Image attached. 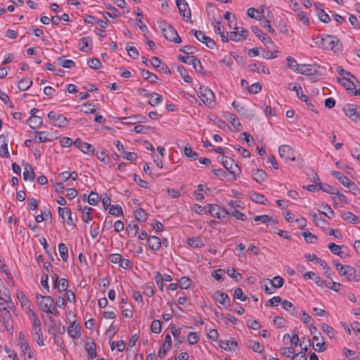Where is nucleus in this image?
Instances as JSON below:
<instances>
[{"label":"nucleus","mask_w":360,"mask_h":360,"mask_svg":"<svg viewBox=\"0 0 360 360\" xmlns=\"http://www.w3.org/2000/svg\"><path fill=\"white\" fill-rule=\"evenodd\" d=\"M319 46L325 49L332 50L335 53H339L342 51V43L334 36L330 34H323L321 37L320 41L316 42Z\"/></svg>","instance_id":"obj_1"},{"label":"nucleus","mask_w":360,"mask_h":360,"mask_svg":"<svg viewBox=\"0 0 360 360\" xmlns=\"http://www.w3.org/2000/svg\"><path fill=\"white\" fill-rule=\"evenodd\" d=\"M198 97L203 102V103L208 107L212 108L216 105L215 96L214 92L205 86H200L198 91Z\"/></svg>","instance_id":"obj_2"},{"label":"nucleus","mask_w":360,"mask_h":360,"mask_svg":"<svg viewBox=\"0 0 360 360\" xmlns=\"http://www.w3.org/2000/svg\"><path fill=\"white\" fill-rule=\"evenodd\" d=\"M221 163L231 174V178L229 179V180L232 181L236 180L237 172L240 173L241 170L238 165L235 163L233 159L229 156H223Z\"/></svg>","instance_id":"obj_3"},{"label":"nucleus","mask_w":360,"mask_h":360,"mask_svg":"<svg viewBox=\"0 0 360 360\" xmlns=\"http://www.w3.org/2000/svg\"><path fill=\"white\" fill-rule=\"evenodd\" d=\"M36 301L39 309L44 311H50V309L54 304V300L52 297L49 295H36Z\"/></svg>","instance_id":"obj_4"},{"label":"nucleus","mask_w":360,"mask_h":360,"mask_svg":"<svg viewBox=\"0 0 360 360\" xmlns=\"http://www.w3.org/2000/svg\"><path fill=\"white\" fill-rule=\"evenodd\" d=\"M191 33L195 36L197 40L205 44L209 49H214L216 46L215 41L200 30H192Z\"/></svg>","instance_id":"obj_5"},{"label":"nucleus","mask_w":360,"mask_h":360,"mask_svg":"<svg viewBox=\"0 0 360 360\" xmlns=\"http://www.w3.org/2000/svg\"><path fill=\"white\" fill-rule=\"evenodd\" d=\"M48 117L53 122L54 126L58 127H66L69 121L61 114H56L54 111H51L48 114Z\"/></svg>","instance_id":"obj_6"},{"label":"nucleus","mask_w":360,"mask_h":360,"mask_svg":"<svg viewBox=\"0 0 360 360\" xmlns=\"http://www.w3.org/2000/svg\"><path fill=\"white\" fill-rule=\"evenodd\" d=\"M357 105L353 103H348L343 108V111L347 117L353 122H357L360 120V112L357 110Z\"/></svg>","instance_id":"obj_7"},{"label":"nucleus","mask_w":360,"mask_h":360,"mask_svg":"<svg viewBox=\"0 0 360 360\" xmlns=\"http://www.w3.org/2000/svg\"><path fill=\"white\" fill-rule=\"evenodd\" d=\"M344 270L340 274L345 276L347 281L358 282L360 280V276L356 273V270L350 265H346Z\"/></svg>","instance_id":"obj_8"},{"label":"nucleus","mask_w":360,"mask_h":360,"mask_svg":"<svg viewBox=\"0 0 360 360\" xmlns=\"http://www.w3.org/2000/svg\"><path fill=\"white\" fill-rule=\"evenodd\" d=\"M278 152L280 157L286 161H294L295 160L293 148L288 145L281 146L278 148Z\"/></svg>","instance_id":"obj_9"},{"label":"nucleus","mask_w":360,"mask_h":360,"mask_svg":"<svg viewBox=\"0 0 360 360\" xmlns=\"http://www.w3.org/2000/svg\"><path fill=\"white\" fill-rule=\"evenodd\" d=\"M294 71L308 76L314 75L317 72V70L314 65L297 63L295 65Z\"/></svg>","instance_id":"obj_10"},{"label":"nucleus","mask_w":360,"mask_h":360,"mask_svg":"<svg viewBox=\"0 0 360 360\" xmlns=\"http://www.w3.org/2000/svg\"><path fill=\"white\" fill-rule=\"evenodd\" d=\"M117 119L126 124H136L137 123H145L147 122L146 117L139 114L133 116L119 117Z\"/></svg>","instance_id":"obj_11"},{"label":"nucleus","mask_w":360,"mask_h":360,"mask_svg":"<svg viewBox=\"0 0 360 360\" xmlns=\"http://www.w3.org/2000/svg\"><path fill=\"white\" fill-rule=\"evenodd\" d=\"M212 297L216 302L224 305L226 309H229L231 306V300L225 292L217 290L214 293Z\"/></svg>","instance_id":"obj_12"},{"label":"nucleus","mask_w":360,"mask_h":360,"mask_svg":"<svg viewBox=\"0 0 360 360\" xmlns=\"http://www.w3.org/2000/svg\"><path fill=\"white\" fill-rule=\"evenodd\" d=\"M74 146L85 154H95L94 146L86 142L82 141L79 138L75 139Z\"/></svg>","instance_id":"obj_13"},{"label":"nucleus","mask_w":360,"mask_h":360,"mask_svg":"<svg viewBox=\"0 0 360 360\" xmlns=\"http://www.w3.org/2000/svg\"><path fill=\"white\" fill-rule=\"evenodd\" d=\"M162 34L168 41L176 44H180L182 41L181 38L179 36L177 32L172 27V25L165 30V31L162 32Z\"/></svg>","instance_id":"obj_14"},{"label":"nucleus","mask_w":360,"mask_h":360,"mask_svg":"<svg viewBox=\"0 0 360 360\" xmlns=\"http://www.w3.org/2000/svg\"><path fill=\"white\" fill-rule=\"evenodd\" d=\"M176 4L180 15L191 19V13L187 2L185 0H176Z\"/></svg>","instance_id":"obj_15"},{"label":"nucleus","mask_w":360,"mask_h":360,"mask_svg":"<svg viewBox=\"0 0 360 360\" xmlns=\"http://www.w3.org/2000/svg\"><path fill=\"white\" fill-rule=\"evenodd\" d=\"M58 211L63 221H66L69 225L76 226L72 217L71 210L69 208L58 207Z\"/></svg>","instance_id":"obj_16"},{"label":"nucleus","mask_w":360,"mask_h":360,"mask_svg":"<svg viewBox=\"0 0 360 360\" xmlns=\"http://www.w3.org/2000/svg\"><path fill=\"white\" fill-rule=\"evenodd\" d=\"M172 347V338L171 336L167 334L165 336V342L162 345L158 352V356L162 359L167 354V352L171 349Z\"/></svg>","instance_id":"obj_17"},{"label":"nucleus","mask_w":360,"mask_h":360,"mask_svg":"<svg viewBox=\"0 0 360 360\" xmlns=\"http://www.w3.org/2000/svg\"><path fill=\"white\" fill-rule=\"evenodd\" d=\"M81 326L79 323L73 321L70 323L68 328V333L70 336H71L73 339H77L80 337Z\"/></svg>","instance_id":"obj_18"},{"label":"nucleus","mask_w":360,"mask_h":360,"mask_svg":"<svg viewBox=\"0 0 360 360\" xmlns=\"http://www.w3.org/2000/svg\"><path fill=\"white\" fill-rule=\"evenodd\" d=\"M313 340L316 341L315 350L318 352H323L326 350L327 347L323 340V337L320 332H318V335L313 336Z\"/></svg>","instance_id":"obj_19"},{"label":"nucleus","mask_w":360,"mask_h":360,"mask_svg":"<svg viewBox=\"0 0 360 360\" xmlns=\"http://www.w3.org/2000/svg\"><path fill=\"white\" fill-rule=\"evenodd\" d=\"M309 215L312 217L314 223L318 227L321 228L323 230H326V229H328V226L329 224L325 219H323L321 216H319L314 212H311L309 213Z\"/></svg>","instance_id":"obj_20"},{"label":"nucleus","mask_w":360,"mask_h":360,"mask_svg":"<svg viewBox=\"0 0 360 360\" xmlns=\"http://www.w3.org/2000/svg\"><path fill=\"white\" fill-rule=\"evenodd\" d=\"M8 141L4 134L0 135V156L8 158L9 157Z\"/></svg>","instance_id":"obj_21"},{"label":"nucleus","mask_w":360,"mask_h":360,"mask_svg":"<svg viewBox=\"0 0 360 360\" xmlns=\"http://www.w3.org/2000/svg\"><path fill=\"white\" fill-rule=\"evenodd\" d=\"M147 242L149 248L154 252L158 251L162 245L160 238L155 236H149Z\"/></svg>","instance_id":"obj_22"},{"label":"nucleus","mask_w":360,"mask_h":360,"mask_svg":"<svg viewBox=\"0 0 360 360\" xmlns=\"http://www.w3.org/2000/svg\"><path fill=\"white\" fill-rule=\"evenodd\" d=\"M272 15V13L270 11H268L267 12V16L265 17L264 15H262L260 18H259V20L261 22V25L267 29L268 32L271 33L273 35H275L276 34V31L271 27L270 25V20L268 19L270 18V16Z\"/></svg>","instance_id":"obj_23"},{"label":"nucleus","mask_w":360,"mask_h":360,"mask_svg":"<svg viewBox=\"0 0 360 360\" xmlns=\"http://www.w3.org/2000/svg\"><path fill=\"white\" fill-rule=\"evenodd\" d=\"M232 105L241 115L249 119H252L255 117L253 113L248 112V110L245 107L240 105L239 102L234 101L232 103Z\"/></svg>","instance_id":"obj_24"},{"label":"nucleus","mask_w":360,"mask_h":360,"mask_svg":"<svg viewBox=\"0 0 360 360\" xmlns=\"http://www.w3.org/2000/svg\"><path fill=\"white\" fill-rule=\"evenodd\" d=\"M269 283L274 288H280L284 284V280L279 276H276L273 279L264 278L262 283Z\"/></svg>","instance_id":"obj_25"},{"label":"nucleus","mask_w":360,"mask_h":360,"mask_svg":"<svg viewBox=\"0 0 360 360\" xmlns=\"http://www.w3.org/2000/svg\"><path fill=\"white\" fill-rule=\"evenodd\" d=\"M219 346L226 351H235L238 347V342L233 340H220Z\"/></svg>","instance_id":"obj_26"},{"label":"nucleus","mask_w":360,"mask_h":360,"mask_svg":"<svg viewBox=\"0 0 360 360\" xmlns=\"http://www.w3.org/2000/svg\"><path fill=\"white\" fill-rule=\"evenodd\" d=\"M252 175L253 179L259 184L265 181L267 176L266 172L261 169H252Z\"/></svg>","instance_id":"obj_27"},{"label":"nucleus","mask_w":360,"mask_h":360,"mask_svg":"<svg viewBox=\"0 0 360 360\" xmlns=\"http://www.w3.org/2000/svg\"><path fill=\"white\" fill-rule=\"evenodd\" d=\"M23 179L25 181L34 180L35 178V173L33 167L30 163H26L25 165V172L22 174Z\"/></svg>","instance_id":"obj_28"},{"label":"nucleus","mask_w":360,"mask_h":360,"mask_svg":"<svg viewBox=\"0 0 360 360\" xmlns=\"http://www.w3.org/2000/svg\"><path fill=\"white\" fill-rule=\"evenodd\" d=\"M304 278L305 279H312L313 281H314L315 283L320 287L323 286V285L326 283L321 278L320 276H316L315 273L313 271H307V273H305L304 275Z\"/></svg>","instance_id":"obj_29"},{"label":"nucleus","mask_w":360,"mask_h":360,"mask_svg":"<svg viewBox=\"0 0 360 360\" xmlns=\"http://www.w3.org/2000/svg\"><path fill=\"white\" fill-rule=\"evenodd\" d=\"M338 82L343 86L346 90L349 93L352 90L355 89L354 83L348 77L339 78L338 77Z\"/></svg>","instance_id":"obj_30"},{"label":"nucleus","mask_w":360,"mask_h":360,"mask_svg":"<svg viewBox=\"0 0 360 360\" xmlns=\"http://www.w3.org/2000/svg\"><path fill=\"white\" fill-rule=\"evenodd\" d=\"M85 349L88 353L89 359H93L96 356V345L94 341L86 342L85 344Z\"/></svg>","instance_id":"obj_31"},{"label":"nucleus","mask_w":360,"mask_h":360,"mask_svg":"<svg viewBox=\"0 0 360 360\" xmlns=\"http://www.w3.org/2000/svg\"><path fill=\"white\" fill-rule=\"evenodd\" d=\"M141 74L144 79L148 80L152 84L155 83L158 79L156 75L145 69H141Z\"/></svg>","instance_id":"obj_32"},{"label":"nucleus","mask_w":360,"mask_h":360,"mask_svg":"<svg viewBox=\"0 0 360 360\" xmlns=\"http://www.w3.org/2000/svg\"><path fill=\"white\" fill-rule=\"evenodd\" d=\"M330 174L338 180L340 183H341L344 186H348L350 180L345 175H343L341 172L338 171H331Z\"/></svg>","instance_id":"obj_33"},{"label":"nucleus","mask_w":360,"mask_h":360,"mask_svg":"<svg viewBox=\"0 0 360 360\" xmlns=\"http://www.w3.org/2000/svg\"><path fill=\"white\" fill-rule=\"evenodd\" d=\"M36 136L34 141L37 143H44L52 141L51 138L49 137V134L47 131H36Z\"/></svg>","instance_id":"obj_34"},{"label":"nucleus","mask_w":360,"mask_h":360,"mask_svg":"<svg viewBox=\"0 0 360 360\" xmlns=\"http://www.w3.org/2000/svg\"><path fill=\"white\" fill-rule=\"evenodd\" d=\"M328 248L333 254L339 255L340 257H342V253H343L341 251V249L347 248V247L345 245H338L334 243H329L328 245Z\"/></svg>","instance_id":"obj_35"},{"label":"nucleus","mask_w":360,"mask_h":360,"mask_svg":"<svg viewBox=\"0 0 360 360\" xmlns=\"http://www.w3.org/2000/svg\"><path fill=\"white\" fill-rule=\"evenodd\" d=\"M304 257L309 261H315L316 263L319 264L323 269H328L327 263L318 257L315 254H305Z\"/></svg>","instance_id":"obj_36"},{"label":"nucleus","mask_w":360,"mask_h":360,"mask_svg":"<svg viewBox=\"0 0 360 360\" xmlns=\"http://www.w3.org/2000/svg\"><path fill=\"white\" fill-rule=\"evenodd\" d=\"M177 71L179 72L181 77L183 78L184 81L187 83H191L193 82V79L191 76L188 75V71L183 65H179L177 67Z\"/></svg>","instance_id":"obj_37"},{"label":"nucleus","mask_w":360,"mask_h":360,"mask_svg":"<svg viewBox=\"0 0 360 360\" xmlns=\"http://www.w3.org/2000/svg\"><path fill=\"white\" fill-rule=\"evenodd\" d=\"M342 217L344 220L347 221L348 222H349L351 224H358V221H359L358 217L351 212L347 211V212H342Z\"/></svg>","instance_id":"obj_38"},{"label":"nucleus","mask_w":360,"mask_h":360,"mask_svg":"<svg viewBox=\"0 0 360 360\" xmlns=\"http://www.w3.org/2000/svg\"><path fill=\"white\" fill-rule=\"evenodd\" d=\"M251 200L257 203H259L262 205H266L268 202V200L262 195L256 192H253L251 194Z\"/></svg>","instance_id":"obj_39"},{"label":"nucleus","mask_w":360,"mask_h":360,"mask_svg":"<svg viewBox=\"0 0 360 360\" xmlns=\"http://www.w3.org/2000/svg\"><path fill=\"white\" fill-rule=\"evenodd\" d=\"M281 304L283 309H285L286 311L290 312L291 315L296 316V308L292 302L285 300L281 302Z\"/></svg>","instance_id":"obj_40"},{"label":"nucleus","mask_w":360,"mask_h":360,"mask_svg":"<svg viewBox=\"0 0 360 360\" xmlns=\"http://www.w3.org/2000/svg\"><path fill=\"white\" fill-rule=\"evenodd\" d=\"M32 85V80L29 79L22 78L20 80L18 84L19 90L25 91L30 89Z\"/></svg>","instance_id":"obj_41"},{"label":"nucleus","mask_w":360,"mask_h":360,"mask_svg":"<svg viewBox=\"0 0 360 360\" xmlns=\"http://www.w3.org/2000/svg\"><path fill=\"white\" fill-rule=\"evenodd\" d=\"M134 215L137 221L144 222L147 220L148 214L142 208H139L134 211Z\"/></svg>","instance_id":"obj_42"},{"label":"nucleus","mask_w":360,"mask_h":360,"mask_svg":"<svg viewBox=\"0 0 360 360\" xmlns=\"http://www.w3.org/2000/svg\"><path fill=\"white\" fill-rule=\"evenodd\" d=\"M302 235L307 243H309L311 244H315L317 243V236L312 234L309 231L306 230L302 233Z\"/></svg>","instance_id":"obj_43"},{"label":"nucleus","mask_w":360,"mask_h":360,"mask_svg":"<svg viewBox=\"0 0 360 360\" xmlns=\"http://www.w3.org/2000/svg\"><path fill=\"white\" fill-rule=\"evenodd\" d=\"M248 346L254 352H257V353H262L264 351V346L261 345L258 341L250 340Z\"/></svg>","instance_id":"obj_44"},{"label":"nucleus","mask_w":360,"mask_h":360,"mask_svg":"<svg viewBox=\"0 0 360 360\" xmlns=\"http://www.w3.org/2000/svg\"><path fill=\"white\" fill-rule=\"evenodd\" d=\"M82 108L79 110L84 113H95L96 112V108L94 105H91L90 103H84L82 105Z\"/></svg>","instance_id":"obj_45"},{"label":"nucleus","mask_w":360,"mask_h":360,"mask_svg":"<svg viewBox=\"0 0 360 360\" xmlns=\"http://www.w3.org/2000/svg\"><path fill=\"white\" fill-rule=\"evenodd\" d=\"M31 122V124L30 125V128L35 129L39 128L43 123V120L41 117L37 116V117H30L29 119Z\"/></svg>","instance_id":"obj_46"},{"label":"nucleus","mask_w":360,"mask_h":360,"mask_svg":"<svg viewBox=\"0 0 360 360\" xmlns=\"http://www.w3.org/2000/svg\"><path fill=\"white\" fill-rule=\"evenodd\" d=\"M179 288L181 289H188L191 286L193 281L189 277L183 276L179 280Z\"/></svg>","instance_id":"obj_47"},{"label":"nucleus","mask_w":360,"mask_h":360,"mask_svg":"<svg viewBox=\"0 0 360 360\" xmlns=\"http://www.w3.org/2000/svg\"><path fill=\"white\" fill-rule=\"evenodd\" d=\"M187 243L192 248H201L204 245L202 240L198 237L189 238Z\"/></svg>","instance_id":"obj_48"},{"label":"nucleus","mask_w":360,"mask_h":360,"mask_svg":"<svg viewBox=\"0 0 360 360\" xmlns=\"http://www.w3.org/2000/svg\"><path fill=\"white\" fill-rule=\"evenodd\" d=\"M101 197L98 195V193L94 191H91L90 194L87 198V201L91 205L96 206L98 203Z\"/></svg>","instance_id":"obj_49"},{"label":"nucleus","mask_w":360,"mask_h":360,"mask_svg":"<svg viewBox=\"0 0 360 360\" xmlns=\"http://www.w3.org/2000/svg\"><path fill=\"white\" fill-rule=\"evenodd\" d=\"M226 118L231 123L232 126L236 129H238V127L240 126V122L238 121L235 115L226 112Z\"/></svg>","instance_id":"obj_50"},{"label":"nucleus","mask_w":360,"mask_h":360,"mask_svg":"<svg viewBox=\"0 0 360 360\" xmlns=\"http://www.w3.org/2000/svg\"><path fill=\"white\" fill-rule=\"evenodd\" d=\"M89 41H91V38L90 37L81 38L79 40V49L82 52L86 53L88 50H86V48L89 46Z\"/></svg>","instance_id":"obj_51"},{"label":"nucleus","mask_w":360,"mask_h":360,"mask_svg":"<svg viewBox=\"0 0 360 360\" xmlns=\"http://www.w3.org/2000/svg\"><path fill=\"white\" fill-rule=\"evenodd\" d=\"M319 190H321L322 191L331 195H334L335 192H338V188H334L328 184H323L321 183L319 186Z\"/></svg>","instance_id":"obj_52"},{"label":"nucleus","mask_w":360,"mask_h":360,"mask_svg":"<svg viewBox=\"0 0 360 360\" xmlns=\"http://www.w3.org/2000/svg\"><path fill=\"white\" fill-rule=\"evenodd\" d=\"M87 64L91 68L94 70L101 69L102 67L100 60L97 58H89L87 60Z\"/></svg>","instance_id":"obj_53"},{"label":"nucleus","mask_w":360,"mask_h":360,"mask_svg":"<svg viewBox=\"0 0 360 360\" xmlns=\"http://www.w3.org/2000/svg\"><path fill=\"white\" fill-rule=\"evenodd\" d=\"M58 250L62 259L66 262L68 259V249L64 243H59Z\"/></svg>","instance_id":"obj_54"},{"label":"nucleus","mask_w":360,"mask_h":360,"mask_svg":"<svg viewBox=\"0 0 360 360\" xmlns=\"http://www.w3.org/2000/svg\"><path fill=\"white\" fill-rule=\"evenodd\" d=\"M152 94H153V98H150V101H148V103L151 106L155 107L162 102V96L155 92H153Z\"/></svg>","instance_id":"obj_55"},{"label":"nucleus","mask_w":360,"mask_h":360,"mask_svg":"<svg viewBox=\"0 0 360 360\" xmlns=\"http://www.w3.org/2000/svg\"><path fill=\"white\" fill-rule=\"evenodd\" d=\"M322 207L323 211H321V214H323L329 219H331L335 217V212L328 204L323 205Z\"/></svg>","instance_id":"obj_56"},{"label":"nucleus","mask_w":360,"mask_h":360,"mask_svg":"<svg viewBox=\"0 0 360 360\" xmlns=\"http://www.w3.org/2000/svg\"><path fill=\"white\" fill-rule=\"evenodd\" d=\"M184 154L187 158H191L193 160H195L198 158V153L193 151L192 148L189 146L184 148Z\"/></svg>","instance_id":"obj_57"},{"label":"nucleus","mask_w":360,"mask_h":360,"mask_svg":"<svg viewBox=\"0 0 360 360\" xmlns=\"http://www.w3.org/2000/svg\"><path fill=\"white\" fill-rule=\"evenodd\" d=\"M109 214L112 216H119L123 214L122 208L120 205H112L109 210Z\"/></svg>","instance_id":"obj_58"},{"label":"nucleus","mask_w":360,"mask_h":360,"mask_svg":"<svg viewBox=\"0 0 360 360\" xmlns=\"http://www.w3.org/2000/svg\"><path fill=\"white\" fill-rule=\"evenodd\" d=\"M318 17L320 21L328 23L330 21V18L328 13L325 12L323 9H318Z\"/></svg>","instance_id":"obj_59"},{"label":"nucleus","mask_w":360,"mask_h":360,"mask_svg":"<svg viewBox=\"0 0 360 360\" xmlns=\"http://www.w3.org/2000/svg\"><path fill=\"white\" fill-rule=\"evenodd\" d=\"M150 330L153 333L158 334L162 330V323L160 320H154L150 326Z\"/></svg>","instance_id":"obj_60"},{"label":"nucleus","mask_w":360,"mask_h":360,"mask_svg":"<svg viewBox=\"0 0 360 360\" xmlns=\"http://www.w3.org/2000/svg\"><path fill=\"white\" fill-rule=\"evenodd\" d=\"M68 288V280L65 278L60 279L58 287L56 288L59 292H65Z\"/></svg>","instance_id":"obj_61"},{"label":"nucleus","mask_w":360,"mask_h":360,"mask_svg":"<svg viewBox=\"0 0 360 360\" xmlns=\"http://www.w3.org/2000/svg\"><path fill=\"white\" fill-rule=\"evenodd\" d=\"M209 207L208 212L212 217H217L219 214V211H220V206L217 204H208Z\"/></svg>","instance_id":"obj_62"},{"label":"nucleus","mask_w":360,"mask_h":360,"mask_svg":"<svg viewBox=\"0 0 360 360\" xmlns=\"http://www.w3.org/2000/svg\"><path fill=\"white\" fill-rule=\"evenodd\" d=\"M229 213L231 216L235 217L238 220L245 221L247 219V217L244 213L239 212L237 210H229Z\"/></svg>","instance_id":"obj_63"},{"label":"nucleus","mask_w":360,"mask_h":360,"mask_svg":"<svg viewBox=\"0 0 360 360\" xmlns=\"http://www.w3.org/2000/svg\"><path fill=\"white\" fill-rule=\"evenodd\" d=\"M58 60L62 61L61 65L65 68L71 69L75 65L73 60L64 59V56L59 57Z\"/></svg>","instance_id":"obj_64"}]
</instances>
